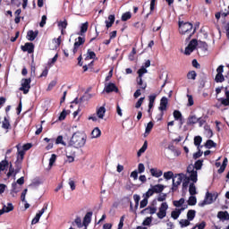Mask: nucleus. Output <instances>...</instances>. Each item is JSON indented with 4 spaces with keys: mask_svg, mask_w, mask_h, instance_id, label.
Returning <instances> with one entry per match:
<instances>
[{
    "mask_svg": "<svg viewBox=\"0 0 229 229\" xmlns=\"http://www.w3.org/2000/svg\"><path fill=\"white\" fill-rule=\"evenodd\" d=\"M196 47H198L199 49H201L202 51H204V53L208 51V45L207 44V42L201 41V40L198 41L197 39H192L191 41H190L188 46L185 47L184 55L189 56V55H191V53H192L194 51V49H196Z\"/></svg>",
    "mask_w": 229,
    "mask_h": 229,
    "instance_id": "f257e3e1",
    "label": "nucleus"
},
{
    "mask_svg": "<svg viewBox=\"0 0 229 229\" xmlns=\"http://www.w3.org/2000/svg\"><path fill=\"white\" fill-rule=\"evenodd\" d=\"M86 142L87 138L81 132H74L68 144L69 146H72V148H76L78 149L80 148H83Z\"/></svg>",
    "mask_w": 229,
    "mask_h": 229,
    "instance_id": "f03ea898",
    "label": "nucleus"
},
{
    "mask_svg": "<svg viewBox=\"0 0 229 229\" xmlns=\"http://www.w3.org/2000/svg\"><path fill=\"white\" fill-rule=\"evenodd\" d=\"M192 23L179 21V32L181 35H189L188 39L191 38L196 33V29L192 31Z\"/></svg>",
    "mask_w": 229,
    "mask_h": 229,
    "instance_id": "7ed1b4c3",
    "label": "nucleus"
},
{
    "mask_svg": "<svg viewBox=\"0 0 229 229\" xmlns=\"http://www.w3.org/2000/svg\"><path fill=\"white\" fill-rule=\"evenodd\" d=\"M146 73H148V69H145L144 66L138 70V77L136 78V81L141 90H146V88L148 87V84L146 82L144 83V81H142V77Z\"/></svg>",
    "mask_w": 229,
    "mask_h": 229,
    "instance_id": "20e7f679",
    "label": "nucleus"
},
{
    "mask_svg": "<svg viewBox=\"0 0 229 229\" xmlns=\"http://www.w3.org/2000/svg\"><path fill=\"white\" fill-rule=\"evenodd\" d=\"M164 189H165V186L163 184L150 185V189L147 191V198H151L153 194H161V192H164Z\"/></svg>",
    "mask_w": 229,
    "mask_h": 229,
    "instance_id": "39448f33",
    "label": "nucleus"
},
{
    "mask_svg": "<svg viewBox=\"0 0 229 229\" xmlns=\"http://www.w3.org/2000/svg\"><path fill=\"white\" fill-rule=\"evenodd\" d=\"M183 178H185V174H177L173 178V186L171 188L172 192H176L178 191V186L182 185V182H183Z\"/></svg>",
    "mask_w": 229,
    "mask_h": 229,
    "instance_id": "423d86ee",
    "label": "nucleus"
},
{
    "mask_svg": "<svg viewBox=\"0 0 229 229\" xmlns=\"http://www.w3.org/2000/svg\"><path fill=\"white\" fill-rule=\"evenodd\" d=\"M216 199H217V194H211L209 192H207L205 199L202 202L199 203V207H204L205 205H212V203H214Z\"/></svg>",
    "mask_w": 229,
    "mask_h": 229,
    "instance_id": "0eeeda50",
    "label": "nucleus"
},
{
    "mask_svg": "<svg viewBox=\"0 0 229 229\" xmlns=\"http://www.w3.org/2000/svg\"><path fill=\"white\" fill-rule=\"evenodd\" d=\"M31 89V79H22L21 87L19 89L23 94H28Z\"/></svg>",
    "mask_w": 229,
    "mask_h": 229,
    "instance_id": "6e6552de",
    "label": "nucleus"
},
{
    "mask_svg": "<svg viewBox=\"0 0 229 229\" xmlns=\"http://www.w3.org/2000/svg\"><path fill=\"white\" fill-rule=\"evenodd\" d=\"M104 92L110 94V92H119V88L115 86L113 82L106 83L104 88Z\"/></svg>",
    "mask_w": 229,
    "mask_h": 229,
    "instance_id": "1a4fd4ad",
    "label": "nucleus"
},
{
    "mask_svg": "<svg viewBox=\"0 0 229 229\" xmlns=\"http://www.w3.org/2000/svg\"><path fill=\"white\" fill-rule=\"evenodd\" d=\"M83 44H85V38L79 37L77 39H75L72 49L73 55H76V53H78V47H80V46H83Z\"/></svg>",
    "mask_w": 229,
    "mask_h": 229,
    "instance_id": "9d476101",
    "label": "nucleus"
},
{
    "mask_svg": "<svg viewBox=\"0 0 229 229\" xmlns=\"http://www.w3.org/2000/svg\"><path fill=\"white\" fill-rule=\"evenodd\" d=\"M21 51L31 55L35 51V45L33 43H25L24 46H21Z\"/></svg>",
    "mask_w": 229,
    "mask_h": 229,
    "instance_id": "9b49d317",
    "label": "nucleus"
},
{
    "mask_svg": "<svg viewBox=\"0 0 229 229\" xmlns=\"http://www.w3.org/2000/svg\"><path fill=\"white\" fill-rule=\"evenodd\" d=\"M2 128L3 130H5V133H8V130H12V124L10 123L8 116L4 117V121H2Z\"/></svg>",
    "mask_w": 229,
    "mask_h": 229,
    "instance_id": "f8f14e48",
    "label": "nucleus"
},
{
    "mask_svg": "<svg viewBox=\"0 0 229 229\" xmlns=\"http://www.w3.org/2000/svg\"><path fill=\"white\" fill-rule=\"evenodd\" d=\"M92 215L93 213L91 211L88 212L84 218H83V226H85V228H87V226H89V225H90V222L92 221Z\"/></svg>",
    "mask_w": 229,
    "mask_h": 229,
    "instance_id": "ddd939ff",
    "label": "nucleus"
},
{
    "mask_svg": "<svg viewBox=\"0 0 229 229\" xmlns=\"http://www.w3.org/2000/svg\"><path fill=\"white\" fill-rule=\"evenodd\" d=\"M225 97L226 98H219L218 101L221 102V105H224V106H229V91L228 87H225Z\"/></svg>",
    "mask_w": 229,
    "mask_h": 229,
    "instance_id": "4468645a",
    "label": "nucleus"
},
{
    "mask_svg": "<svg viewBox=\"0 0 229 229\" xmlns=\"http://www.w3.org/2000/svg\"><path fill=\"white\" fill-rule=\"evenodd\" d=\"M38 36V30L33 31V30H29L27 33V38L28 40H30V42H33Z\"/></svg>",
    "mask_w": 229,
    "mask_h": 229,
    "instance_id": "2eb2a0df",
    "label": "nucleus"
},
{
    "mask_svg": "<svg viewBox=\"0 0 229 229\" xmlns=\"http://www.w3.org/2000/svg\"><path fill=\"white\" fill-rule=\"evenodd\" d=\"M167 104H168L167 98L163 97L160 100L159 110H161V112L167 110Z\"/></svg>",
    "mask_w": 229,
    "mask_h": 229,
    "instance_id": "dca6fc26",
    "label": "nucleus"
},
{
    "mask_svg": "<svg viewBox=\"0 0 229 229\" xmlns=\"http://www.w3.org/2000/svg\"><path fill=\"white\" fill-rule=\"evenodd\" d=\"M89 30V23L86 21L81 24L80 32L77 33V35H80L81 37H83L85 33Z\"/></svg>",
    "mask_w": 229,
    "mask_h": 229,
    "instance_id": "f3484780",
    "label": "nucleus"
},
{
    "mask_svg": "<svg viewBox=\"0 0 229 229\" xmlns=\"http://www.w3.org/2000/svg\"><path fill=\"white\" fill-rule=\"evenodd\" d=\"M16 149L18 150L17 158H20L21 162H22V160H24V155L26 153V150L21 149V144L16 145Z\"/></svg>",
    "mask_w": 229,
    "mask_h": 229,
    "instance_id": "a211bd4d",
    "label": "nucleus"
},
{
    "mask_svg": "<svg viewBox=\"0 0 229 229\" xmlns=\"http://www.w3.org/2000/svg\"><path fill=\"white\" fill-rule=\"evenodd\" d=\"M108 21H106V28H112L114 22H115V15L110 14L108 16Z\"/></svg>",
    "mask_w": 229,
    "mask_h": 229,
    "instance_id": "6ab92c4d",
    "label": "nucleus"
},
{
    "mask_svg": "<svg viewBox=\"0 0 229 229\" xmlns=\"http://www.w3.org/2000/svg\"><path fill=\"white\" fill-rule=\"evenodd\" d=\"M199 118L196 117V115H190V116L188 117L187 124H188L189 126H191V125H192V124H196V123H198V121H199Z\"/></svg>",
    "mask_w": 229,
    "mask_h": 229,
    "instance_id": "aec40b11",
    "label": "nucleus"
},
{
    "mask_svg": "<svg viewBox=\"0 0 229 229\" xmlns=\"http://www.w3.org/2000/svg\"><path fill=\"white\" fill-rule=\"evenodd\" d=\"M94 95L90 93L85 92L84 95L80 98V103H85V101H89V99H92Z\"/></svg>",
    "mask_w": 229,
    "mask_h": 229,
    "instance_id": "412c9836",
    "label": "nucleus"
},
{
    "mask_svg": "<svg viewBox=\"0 0 229 229\" xmlns=\"http://www.w3.org/2000/svg\"><path fill=\"white\" fill-rule=\"evenodd\" d=\"M150 174H152L156 178H160V176H162L163 173H162V170H157V168H151Z\"/></svg>",
    "mask_w": 229,
    "mask_h": 229,
    "instance_id": "4be33fe9",
    "label": "nucleus"
},
{
    "mask_svg": "<svg viewBox=\"0 0 229 229\" xmlns=\"http://www.w3.org/2000/svg\"><path fill=\"white\" fill-rule=\"evenodd\" d=\"M98 137H101V130H99V128L96 127V128L91 131V138H92V139H98Z\"/></svg>",
    "mask_w": 229,
    "mask_h": 229,
    "instance_id": "5701e85b",
    "label": "nucleus"
},
{
    "mask_svg": "<svg viewBox=\"0 0 229 229\" xmlns=\"http://www.w3.org/2000/svg\"><path fill=\"white\" fill-rule=\"evenodd\" d=\"M194 217H196V210L190 209L187 213V220L188 221H193Z\"/></svg>",
    "mask_w": 229,
    "mask_h": 229,
    "instance_id": "b1692460",
    "label": "nucleus"
},
{
    "mask_svg": "<svg viewBox=\"0 0 229 229\" xmlns=\"http://www.w3.org/2000/svg\"><path fill=\"white\" fill-rule=\"evenodd\" d=\"M189 192L191 196H196V194H198V191H196V185H194V182L190 183Z\"/></svg>",
    "mask_w": 229,
    "mask_h": 229,
    "instance_id": "393cba45",
    "label": "nucleus"
},
{
    "mask_svg": "<svg viewBox=\"0 0 229 229\" xmlns=\"http://www.w3.org/2000/svg\"><path fill=\"white\" fill-rule=\"evenodd\" d=\"M179 225H180L181 228H185V227H187L191 225V220H188V218L187 219H181L179 221Z\"/></svg>",
    "mask_w": 229,
    "mask_h": 229,
    "instance_id": "a878e982",
    "label": "nucleus"
},
{
    "mask_svg": "<svg viewBox=\"0 0 229 229\" xmlns=\"http://www.w3.org/2000/svg\"><path fill=\"white\" fill-rule=\"evenodd\" d=\"M153 126H154L153 122H149L147 124L146 129H145V137H146V135H149V133H151V130H153Z\"/></svg>",
    "mask_w": 229,
    "mask_h": 229,
    "instance_id": "bb28decb",
    "label": "nucleus"
},
{
    "mask_svg": "<svg viewBox=\"0 0 229 229\" xmlns=\"http://www.w3.org/2000/svg\"><path fill=\"white\" fill-rule=\"evenodd\" d=\"M217 218L218 219H229V214L228 212H223V211H219L217 214Z\"/></svg>",
    "mask_w": 229,
    "mask_h": 229,
    "instance_id": "cd10ccee",
    "label": "nucleus"
},
{
    "mask_svg": "<svg viewBox=\"0 0 229 229\" xmlns=\"http://www.w3.org/2000/svg\"><path fill=\"white\" fill-rule=\"evenodd\" d=\"M105 112H106V109L105 107L101 106L98 111L97 114L99 119H103L105 117Z\"/></svg>",
    "mask_w": 229,
    "mask_h": 229,
    "instance_id": "c85d7f7f",
    "label": "nucleus"
},
{
    "mask_svg": "<svg viewBox=\"0 0 229 229\" xmlns=\"http://www.w3.org/2000/svg\"><path fill=\"white\" fill-rule=\"evenodd\" d=\"M205 146L208 149H211V148H216V146H217V144L216 142H214V140H208Z\"/></svg>",
    "mask_w": 229,
    "mask_h": 229,
    "instance_id": "c756f323",
    "label": "nucleus"
},
{
    "mask_svg": "<svg viewBox=\"0 0 229 229\" xmlns=\"http://www.w3.org/2000/svg\"><path fill=\"white\" fill-rule=\"evenodd\" d=\"M143 196H145L144 199H142L140 203V208H144L145 207H148V197L147 193H145Z\"/></svg>",
    "mask_w": 229,
    "mask_h": 229,
    "instance_id": "7c9ffc66",
    "label": "nucleus"
},
{
    "mask_svg": "<svg viewBox=\"0 0 229 229\" xmlns=\"http://www.w3.org/2000/svg\"><path fill=\"white\" fill-rule=\"evenodd\" d=\"M146 149H148V141L147 140L144 142L143 146L138 151V153H137L138 157H140L142 155V153H145Z\"/></svg>",
    "mask_w": 229,
    "mask_h": 229,
    "instance_id": "2f4dec72",
    "label": "nucleus"
},
{
    "mask_svg": "<svg viewBox=\"0 0 229 229\" xmlns=\"http://www.w3.org/2000/svg\"><path fill=\"white\" fill-rule=\"evenodd\" d=\"M66 155H70V156H75L76 155V151H74L72 149V146L69 145L66 148V151H65Z\"/></svg>",
    "mask_w": 229,
    "mask_h": 229,
    "instance_id": "473e14b6",
    "label": "nucleus"
},
{
    "mask_svg": "<svg viewBox=\"0 0 229 229\" xmlns=\"http://www.w3.org/2000/svg\"><path fill=\"white\" fill-rule=\"evenodd\" d=\"M189 178L191 182H193V183H196V182H198V171L190 174Z\"/></svg>",
    "mask_w": 229,
    "mask_h": 229,
    "instance_id": "72a5a7b5",
    "label": "nucleus"
},
{
    "mask_svg": "<svg viewBox=\"0 0 229 229\" xmlns=\"http://www.w3.org/2000/svg\"><path fill=\"white\" fill-rule=\"evenodd\" d=\"M215 81H216V83H223V81H225V76L223 73H217L216 75Z\"/></svg>",
    "mask_w": 229,
    "mask_h": 229,
    "instance_id": "f704fd0d",
    "label": "nucleus"
},
{
    "mask_svg": "<svg viewBox=\"0 0 229 229\" xmlns=\"http://www.w3.org/2000/svg\"><path fill=\"white\" fill-rule=\"evenodd\" d=\"M196 203H198V199H196L195 196H191L188 199V205H190L191 207L196 205Z\"/></svg>",
    "mask_w": 229,
    "mask_h": 229,
    "instance_id": "c9c22d12",
    "label": "nucleus"
},
{
    "mask_svg": "<svg viewBox=\"0 0 229 229\" xmlns=\"http://www.w3.org/2000/svg\"><path fill=\"white\" fill-rule=\"evenodd\" d=\"M174 174L173 173V171H168L164 173L165 180H171L172 178H174Z\"/></svg>",
    "mask_w": 229,
    "mask_h": 229,
    "instance_id": "e433bc0d",
    "label": "nucleus"
},
{
    "mask_svg": "<svg viewBox=\"0 0 229 229\" xmlns=\"http://www.w3.org/2000/svg\"><path fill=\"white\" fill-rule=\"evenodd\" d=\"M181 214H182V210L176 209L174 211H172L171 217H173V219H178Z\"/></svg>",
    "mask_w": 229,
    "mask_h": 229,
    "instance_id": "4c0bfd02",
    "label": "nucleus"
},
{
    "mask_svg": "<svg viewBox=\"0 0 229 229\" xmlns=\"http://www.w3.org/2000/svg\"><path fill=\"white\" fill-rule=\"evenodd\" d=\"M202 140L203 139L201 138V136H196L194 138V145L197 146L198 149H199V145L201 144Z\"/></svg>",
    "mask_w": 229,
    "mask_h": 229,
    "instance_id": "58836bf2",
    "label": "nucleus"
},
{
    "mask_svg": "<svg viewBox=\"0 0 229 229\" xmlns=\"http://www.w3.org/2000/svg\"><path fill=\"white\" fill-rule=\"evenodd\" d=\"M129 19H131V13L127 12L122 15V21L123 22H126V21H129Z\"/></svg>",
    "mask_w": 229,
    "mask_h": 229,
    "instance_id": "ea45409f",
    "label": "nucleus"
},
{
    "mask_svg": "<svg viewBox=\"0 0 229 229\" xmlns=\"http://www.w3.org/2000/svg\"><path fill=\"white\" fill-rule=\"evenodd\" d=\"M8 167V160L4 159L2 162H0V173L1 171H4Z\"/></svg>",
    "mask_w": 229,
    "mask_h": 229,
    "instance_id": "a19ab883",
    "label": "nucleus"
},
{
    "mask_svg": "<svg viewBox=\"0 0 229 229\" xmlns=\"http://www.w3.org/2000/svg\"><path fill=\"white\" fill-rule=\"evenodd\" d=\"M55 144H62L63 146H67V143L64 141V136H58L55 140Z\"/></svg>",
    "mask_w": 229,
    "mask_h": 229,
    "instance_id": "79ce46f5",
    "label": "nucleus"
},
{
    "mask_svg": "<svg viewBox=\"0 0 229 229\" xmlns=\"http://www.w3.org/2000/svg\"><path fill=\"white\" fill-rule=\"evenodd\" d=\"M174 117L175 121H182V113L178 110L174 111Z\"/></svg>",
    "mask_w": 229,
    "mask_h": 229,
    "instance_id": "37998d69",
    "label": "nucleus"
},
{
    "mask_svg": "<svg viewBox=\"0 0 229 229\" xmlns=\"http://www.w3.org/2000/svg\"><path fill=\"white\" fill-rule=\"evenodd\" d=\"M196 76H198V74L194 71L189 72L187 74L188 80H196Z\"/></svg>",
    "mask_w": 229,
    "mask_h": 229,
    "instance_id": "c03bdc74",
    "label": "nucleus"
},
{
    "mask_svg": "<svg viewBox=\"0 0 229 229\" xmlns=\"http://www.w3.org/2000/svg\"><path fill=\"white\" fill-rule=\"evenodd\" d=\"M183 203H185V199L182 198L179 200H174V207H182V205H183Z\"/></svg>",
    "mask_w": 229,
    "mask_h": 229,
    "instance_id": "a18cd8bd",
    "label": "nucleus"
},
{
    "mask_svg": "<svg viewBox=\"0 0 229 229\" xmlns=\"http://www.w3.org/2000/svg\"><path fill=\"white\" fill-rule=\"evenodd\" d=\"M203 166V160H198L195 162L194 167L197 171H199L201 167Z\"/></svg>",
    "mask_w": 229,
    "mask_h": 229,
    "instance_id": "49530a36",
    "label": "nucleus"
},
{
    "mask_svg": "<svg viewBox=\"0 0 229 229\" xmlns=\"http://www.w3.org/2000/svg\"><path fill=\"white\" fill-rule=\"evenodd\" d=\"M67 114H69V111L63 110V112L60 114L58 120L64 121L65 120V117H67Z\"/></svg>",
    "mask_w": 229,
    "mask_h": 229,
    "instance_id": "de8ad7c7",
    "label": "nucleus"
},
{
    "mask_svg": "<svg viewBox=\"0 0 229 229\" xmlns=\"http://www.w3.org/2000/svg\"><path fill=\"white\" fill-rule=\"evenodd\" d=\"M167 199V193H159L157 197V201H165Z\"/></svg>",
    "mask_w": 229,
    "mask_h": 229,
    "instance_id": "09e8293b",
    "label": "nucleus"
},
{
    "mask_svg": "<svg viewBox=\"0 0 229 229\" xmlns=\"http://www.w3.org/2000/svg\"><path fill=\"white\" fill-rule=\"evenodd\" d=\"M190 182H191V178H189V177H185V178L183 179V182H182V187H183V189H187V187H189Z\"/></svg>",
    "mask_w": 229,
    "mask_h": 229,
    "instance_id": "8fccbe9b",
    "label": "nucleus"
},
{
    "mask_svg": "<svg viewBox=\"0 0 229 229\" xmlns=\"http://www.w3.org/2000/svg\"><path fill=\"white\" fill-rule=\"evenodd\" d=\"M158 219H164V217H165V216H167V212H165L163 210L159 209V212L157 214Z\"/></svg>",
    "mask_w": 229,
    "mask_h": 229,
    "instance_id": "3c124183",
    "label": "nucleus"
},
{
    "mask_svg": "<svg viewBox=\"0 0 229 229\" xmlns=\"http://www.w3.org/2000/svg\"><path fill=\"white\" fill-rule=\"evenodd\" d=\"M4 209L5 212H12V210H13V205L12 203H8L7 206H4Z\"/></svg>",
    "mask_w": 229,
    "mask_h": 229,
    "instance_id": "603ef678",
    "label": "nucleus"
},
{
    "mask_svg": "<svg viewBox=\"0 0 229 229\" xmlns=\"http://www.w3.org/2000/svg\"><path fill=\"white\" fill-rule=\"evenodd\" d=\"M167 208H169V206L166 202H163L159 208V210H162L163 212H167Z\"/></svg>",
    "mask_w": 229,
    "mask_h": 229,
    "instance_id": "864d4df0",
    "label": "nucleus"
},
{
    "mask_svg": "<svg viewBox=\"0 0 229 229\" xmlns=\"http://www.w3.org/2000/svg\"><path fill=\"white\" fill-rule=\"evenodd\" d=\"M56 162V156L55 154H52L50 159H49V166L53 167V164Z\"/></svg>",
    "mask_w": 229,
    "mask_h": 229,
    "instance_id": "5fc2aeb1",
    "label": "nucleus"
},
{
    "mask_svg": "<svg viewBox=\"0 0 229 229\" xmlns=\"http://www.w3.org/2000/svg\"><path fill=\"white\" fill-rule=\"evenodd\" d=\"M88 58H89V60H94V58H96V53L93 51H90V49L88 50Z\"/></svg>",
    "mask_w": 229,
    "mask_h": 229,
    "instance_id": "6e6d98bb",
    "label": "nucleus"
},
{
    "mask_svg": "<svg viewBox=\"0 0 229 229\" xmlns=\"http://www.w3.org/2000/svg\"><path fill=\"white\" fill-rule=\"evenodd\" d=\"M144 99H145V98H140L137 101V103H136V105H135V108H140V106H142V104L144 103Z\"/></svg>",
    "mask_w": 229,
    "mask_h": 229,
    "instance_id": "4d7b16f0",
    "label": "nucleus"
},
{
    "mask_svg": "<svg viewBox=\"0 0 229 229\" xmlns=\"http://www.w3.org/2000/svg\"><path fill=\"white\" fill-rule=\"evenodd\" d=\"M151 221H152L151 216H150V217H147V218L143 221V223H142L143 226H149V225H151Z\"/></svg>",
    "mask_w": 229,
    "mask_h": 229,
    "instance_id": "13d9d810",
    "label": "nucleus"
},
{
    "mask_svg": "<svg viewBox=\"0 0 229 229\" xmlns=\"http://www.w3.org/2000/svg\"><path fill=\"white\" fill-rule=\"evenodd\" d=\"M74 223L77 225L78 228H81V226H83V224H81V218L80 216L75 218Z\"/></svg>",
    "mask_w": 229,
    "mask_h": 229,
    "instance_id": "bf43d9fd",
    "label": "nucleus"
},
{
    "mask_svg": "<svg viewBox=\"0 0 229 229\" xmlns=\"http://www.w3.org/2000/svg\"><path fill=\"white\" fill-rule=\"evenodd\" d=\"M202 155L203 152L199 148V151L193 154L194 160H198Z\"/></svg>",
    "mask_w": 229,
    "mask_h": 229,
    "instance_id": "052dcab7",
    "label": "nucleus"
},
{
    "mask_svg": "<svg viewBox=\"0 0 229 229\" xmlns=\"http://www.w3.org/2000/svg\"><path fill=\"white\" fill-rule=\"evenodd\" d=\"M46 21H47V16L43 15L39 23L40 28H44V26H46Z\"/></svg>",
    "mask_w": 229,
    "mask_h": 229,
    "instance_id": "680f3d73",
    "label": "nucleus"
},
{
    "mask_svg": "<svg viewBox=\"0 0 229 229\" xmlns=\"http://www.w3.org/2000/svg\"><path fill=\"white\" fill-rule=\"evenodd\" d=\"M69 185L72 189V191H76V183L74 182V181L72 179H69Z\"/></svg>",
    "mask_w": 229,
    "mask_h": 229,
    "instance_id": "e2e57ef3",
    "label": "nucleus"
},
{
    "mask_svg": "<svg viewBox=\"0 0 229 229\" xmlns=\"http://www.w3.org/2000/svg\"><path fill=\"white\" fill-rule=\"evenodd\" d=\"M138 171L140 174L144 173V171H146V167L144 166V164L140 163L138 165Z\"/></svg>",
    "mask_w": 229,
    "mask_h": 229,
    "instance_id": "0e129e2a",
    "label": "nucleus"
},
{
    "mask_svg": "<svg viewBox=\"0 0 229 229\" xmlns=\"http://www.w3.org/2000/svg\"><path fill=\"white\" fill-rule=\"evenodd\" d=\"M40 221V215L36 214L35 217L31 221V225H37Z\"/></svg>",
    "mask_w": 229,
    "mask_h": 229,
    "instance_id": "69168bd1",
    "label": "nucleus"
},
{
    "mask_svg": "<svg viewBox=\"0 0 229 229\" xmlns=\"http://www.w3.org/2000/svg\"><path fill=\"white\" fill-rule=\"evenodd\" d=\"M56 87V81H52L47 87V90H53V88Z\"/></svg>",
    "mask_w": 229,
    "mask_h": 229,
    "instance_id": "338daca9",
    "label": "nucleus"
},
{
    "mask_svg": "<svg viewBox=\"0 0 229 229\" xmlns=\"http://www.w3.org/2000/svg\"><path fill=\"white\" fill-rule=\"evenodd\" d=\"M58 26L63 30H65V28H67V20H64V21H60L58 23Z\"/></svg>",
    "mask_w": 229,
    "mask_h": 229,
    "instance_id": "774afa93",
    "label": "nucleus"
}]
</instances>
